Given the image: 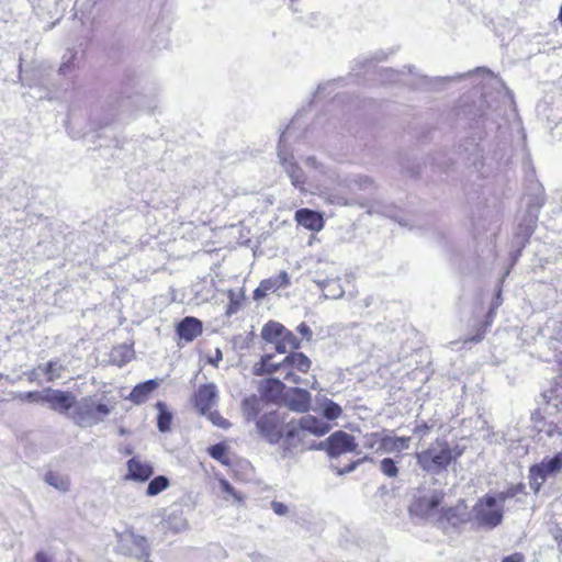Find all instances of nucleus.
I'll return each mask as SVG.
<instances>
[{"mask_svg": "<svg viewBox=\"0 0 562 562\" xmlns=\"http://www.w3.org/2000/svg\"><path fill=\"white\" fill-rule=\"evenodd\" d=\"M285 425L283 416L278 412L266 414L257 422L258 430L270 443L281 440Z\"/></svg>", "mask_w": 562, "mask_h": 562, "instance_id": "obj_7", "label": "nucleus"}, {"mask_svg": "<svg viewBox=\"0 0 562 562\" xmlns=\"http://www.w3.org/2000/svg\"><path fill=\"white\" fill-rule=\"evenodd\" d=\"M259 411L260 402L256 396L248 397L243 401V412L247 420L255 419Z\"/></svg>", "mask_w": 562, "mask_h": 562, "instance_id": "obj_30", "label": "nucleus"}, {"mask_svg": "<svg viewBox=\"0 0 562 562\" xmlns=\"http://www.w3.org/2000/svg\"><path fill=\"white\" fill-rule=\"evenodd\" d=\"M417 464L426 472L438 474L451 463L452 450L445 441H436L428 449L416 453Z\"/></svg>", "mask_w": 562, "mask_h": 562, "instance_id": "obj_2", "label": "nucleus"}, {"mask_svg": "<svg viewBox=\"0 0 562 562\" xmlns=\"http://www.w3.org/2000/svg\"><path fill=\"white\" fill-rule=\"evenodd\" d=\"M35 562H52V561L45 552L40 551L35 554Z\"/></svg>", "mask_w": 562, "mask_h": 562, "instance_id": "obj_50", "label": "nucleus"}, {"mask_svg": "<svg viewBox=\"0 0 562 562\" xmlns=\"http://www.w3.org/2000/svg\"><path fill=\"white\" fill-rule=\"evenodd\" d=\"M330 269V276L334 278H322L321 274V267L315 270V277L314 281L317 283V285L322 289L324 295L326 299H340L345 291L340 285L339 279L335 276V269L333 267H329Z\"/></svg>", "mask_w": 562, "mask_h": 562, "instance_id": "obj_12", "label": "nucleus"}, {"mask_svg": "<svg viewBox=\"0 0 562 562\" xmlns=\"http://www.w3.org/2000/svg\"><path fill=\"white\" fill-rule=\"evenodd\" d=\"M282 376H283V380L289 383H292V384L302 383V379L292 369L283 370Z\"/></svg>", "mask_w": 562, "mask_h": 562, "instance_id": "obj_39", "label": "nucleus"}, {"mask_svg": "<svg viewBox=\"0 0 562 562\" xmlns=\"http://www.w3.org/2000/svg\"><path fill=\"white\" fill-rule=\"evenodd\" d=\"M533 223H535V220H533V218H530L529 224H528V225H526V226L521 229V232H522L524 236H529V235L532 233V231H533Z\"/></svg>", "mask_w": 562, "mask_h": 562, "instance_id": "obj_51", "label": "nucleus"}, {"mask_svg": "<svg viewBox=\"0 0 562 562\" xmlns=\"http://www.w3.org/2000/svg\"><path fill=\"white\" fill-rule=\"evenodd\" d=\"M342 409L337 403L330 400H325V402L323 403V415L328 420L337 419L338 417H340Z\"/></svg>", "mask_w": 562, "mask_h": 562, "instance_id": "obj_32", "label": "nucleus"}, {"mask_svg": "<svg viewBox=\"0 0 562 562\" xmlns=\"http://www.w3.org/2000/svg\"><path fill=\"white\" fill-rule=\"evenodd\" d=\"M195 406L204 415L217 403V389L215 384L201 385L194 394Z\"/></svg>", "mask_w": 562, "mask_h": 562, "instance_id": "obj_14", "label": "nucleus"}, {"mask_svg": "<svg viewBox=\"0 0 562 562\" xmlns=\"http://www.w3.org/2000/svg\"><path fill=\"white\" fill-rule=\"evenodd\" d=\"M280 289L278 280L274 279V277L262 280L259 284V286L254 292V297L256 300L262 299L266 296L269 292H274L276 290Z\"/></svg>", "mask_w": 562, "mask_h": 562, "instance_id": "obj_29", "label": "nucleus"}, {"mask_svg": "<svg viewBox=\"0 0 562 562\" xmlns=\"http://www.w3.org/2000/svg\"><path fill=\"white\" fill-rule=\"evenodd\" d=\"M155 380H148L144 383L136 385L130 394V400L136 404L145 402L148 395L157 387Z\"/></svg>", "mask_w": 562, "mask_h": 562, "instance_id": "obj_25", "label": "nucleus"}, {"mask_svg": "<svg viewBox=\"0 0 562 562\" xmlns=\"http://www.w3.org/2000/svg\"><path fill=\"white\" fill-rule=\"evenodd\" d=\"M519 494H525V485L522 483L512 485L507 490L502 491L495 495L498 503L504 507V503L509 499L518 496Z\"/></svg>", "mask_w": 562, "mask_h": 562, "instance_id": "obj_31", "label": "nucleus"}, {"mask_svg": "<svg viewBox=\"0 0 562 562\" xmlns=\"http://www.w3.org/2000/svg\"><path fill=\"white\" fill-rule=\"evenodd\" d=\"M22 401L43 403L44 402V390L42 392H26L20 394Z\"/></svg>", "mask_w": 562, "mask_h": 562, "instance_id": "obj_38", "label": "nucleus"}, {"mask_svg": "<svg viewBox=\"0 0 562 562\" xmlns=\"http://www.w3.org/2000/svg\"><path fill=\"white\" fill-rule=\"evenodd\" d=\"M442 499H443V492L435 491L427 496L416 499L411 505L409 510L412 514L419 516L422 518H425L427 520H430L436 524L437 518L440 514L438 506L441 504Z\"/></svg>", "mask_w": 562, "mask_h": 562, "instance_id": "obj_6", "label": "nucleus"}, {"mask_svg": "<svg viewBox=\"0 0 562 562\" xmlns=\"http://www.w3.org/2000/svg\"><path fill=\"white\" fill-rule=\"evenodd\" d=\"M504 508L494 495L479 498L472 508V520L484 528H495L503 520Z\"/></svg>", "mask_w": 562, "mask_h": 562, "instance_id": "obj_3", "label": "nucleus"}, {"mask_svg": "<svg viewBox=\"0 0 562 562\" xmlns=\"http://www.w3.org/2000/svg\"><path fill=\"white\" fill-rule=\"evenodd\" d=\"M409 443L411 437H395L384 431V435L380 438L378 451H383L385 453L401 452L403 450H407L409 448Z\"/></svg>", "mask_w": 562, "mask_h": 562, "instance_id": "obj_17", "label": "nucleus"}, {"mask_svg": "<svg viewBox=\"0 0 562 562\" xmlns=\"http://www.w3.org/2000/svg\"><path fill=\"white\" fill-rule=\"evenodd\" d=\"M429 429H430V427L427 424H422V425L416 426L414 428L413 432L415 435L420 436V438H423L428 432Z\"/></svg>", "mask_w": 562, "mask_h": 562, "instance_id": "obj_45", "label": "nucleus"}, {"mask_svg": "<svg viewBox=\"0 0 562 562\" xmlns=\"http://www.w3.org/2000/svg\"><path fill=\"white\" fill-rule=\"evenodd\" d=\"M525 558L521 553H514L503 559L502 562H524Z\"/></svg>", "mask_w": 562, "mask_h": 562, "instance_id": "obj_46", "label": "nucleus"}, {"mask_svg": "<svg viewBox=\"0 0 562 562\" xmlns=\"http://www.w3.org/2000/svg\"><path fill=\"white\" fill-rule=\"evenodd\" d=\"M170 486V481L165 475L154 477L147 485L146 495L156 496Z\"/></svg>", "mask_w": 562, "mask_h": 562, "instance_id": "obj_27", "label": "nucleus"}, {"mask_svg": "<svg viewBox=\"0 0 562 562\" xmlns=\"http://www.w3.org/2000/svg\"><path fill=\"white\" fill-rule=\"evenodd\" d=\"M361 462H362V460H358V461L349 464L345 470L340 471L339 474L352 472L353 470H356L358 464H360Z\"/></svg>", "mask_w": 562, "mask_h": 562, "instance_id": "obj_52", "label": "nucleus"}, {"mask_svg": "<svg viewBox=\"0 0 562 562\" xmlns=\"http://www.w3.org/2000/svg\"><path fill=\"white\" fill-rule=\"evenodd\" d=\"M296 330L306 339V340H311L312 339V336H313V333L311 330V328L305 324V323H301Z\"/></svg>", "mask_w": 562, "mask_h": 562, "instance_id": "obj_41", "label": "nucleus"}, {"mask_svg": "<svg viewBox=\"0 0 562 562\" xmlns=\"http://www.w3.org/2000/svg\"><path fill=\"white\" fill-rule=\"evenodd\" d=\"M156 407L159 412L158 419H157L158 429L161 432H166L170 429L172 414L167 409L166 404L162 402H158L156 404Z\"/></svg>", "mask_w": 562, "mask_h": 562, "instance_id": "obj_28", "label": "nucleus"}, {"mask_svg": "<svg viewBox=\"0 0 562 562\" xmlns=\"http://www.w3.org/2000/svg\"><path fill=\"white\" fill-rule=\"evenodd\" d=\"M40 369L42 373L46 376L48 382H54L64 376L67 372L66 366L61 362L60 359H52L46 363L40 364Z\"/></svg>", "mask_w": 562, "mask_h": 562, "instance_id": "obj_22", "label": "nucleus"}, {"mask_svg": "<svg viewBox=\"0 0 562 562\" xmlns=\"http://www.w3.org/2000/svg\"><path fill=\"white\" fill-rule=\"evenodd\" d=\"M222 358H223L222 351L217 348V349L215 350V355H214V357H211V358L209 359V361H210V363H212V364H214V366H217L218 361H221V360H222Z\"/></svg>", "mask_w": 562, "mask_h": 562, "instance_id": "obj_48", "label": "nucleus"}, {"mask_svg": "<svg viewBox=\"0 0 562 562\" xmlns=\"http://www.w3.org/2000/svg\"><path fill=\"white\" fill-rule=\"evenodd\" d=\"M282 366L285 367L286 370L292 369L306 373L312 366V361L303 352L292 351L283 359Z\"/></svg>", "mask_w": 562, "mask_h": 562, "instance_id": "obj_21", "label": "nucleus"}, {"mask_svg": "<svg viewBox=\"0 0 562 562\" xmlns=\"http://www.w3.org/2000/svg\"><path fill=\"white\" fill-rule=\"evenodd\" d=\"M295 221L303 227L313 232H319L324 227V220L322 215L310 209L297 210L295 212Z\"/></svg>", "mask_w": 562, "mask_h": 562, "instance_id": "obj_16", "label": "nucleus"}, {"mask_svg": "<svg viewBox=\"0 0 562 562\" xmlns=\"http://www.w3.org/2000/svg\"><path fill=\"white\" fill-rule=\"evenodd\" d=\"M289 407L299 413H305L311 406V394L304 389L293 387L286 393Z\"/></svg>", "mask_w": 562, "mask_h": 562, "instance_id": "obj_15", "label": "nucleus"}, {"mask_svg": "<svg viewBox=\"0 0 562 562\" xmlns=\"http://www.w3.org/2000/svg\"><path fill=\"white\" fill-rule=\"evenodd\" d=\"M306 165L308 167H313V168H317L318 167V162L316 161V159L314 157H308L306 160H305Z\"/></svg>", "mask_w": 562, "mask_h": 562, "instance_id": "obj_54", "label": "nucleus"}, {"mask_svg": "<svg viewBox=\"0 0 562 562\" xmlns=\"http://www.w3.org/2000/svg\"><path fill=\"white\" fill-rule=\"evenodd\" d=\"M271 508L272 510L274 512V514L279 515V516H284L288 514L289 509H288V506L284 505L283 503L281 502H272L271 503Z\"/></svg>", "mask_w": 562, "mask_h": 562, "instance_id": "obj_40", "label": "nucleus"}, {"mask_svg": "<svg viewBox=\"0 0 562 562\" xmlns=\"http://www.w3.org/2000/svg\"><path fill=\"white\" fill-rule=\"evenodd\" d=\"M210 418L212 423L216 426L226 428L229 425L228 422L224 419L222 416H220L217 413H211Z\"/></svg>", "mask_w": 562, "mask_h": 562, "instance_id": "obj_42", "label": "nucleus"}, {"mask_svg": "<svg viewBox=\"0 0 562 562\" xmlns=\"http://www.w3.org/2000/svg\"><path fill=\"white\" fill-rule=\"evenodd\" d=\"M469 520H472V510L469 512L465 503L460 501L452 507L441 508L436 524L439 528L447 530Z\"/></svg>", "mask_w": 562, "mask_h": 562, "instance_id": "obj_9", "label": "nucleus"}, {"mask_svg": "<svg viewBox=\"0 0 562 562\" xmlns=\"http://www.w3.org/2000/svg\"><path fill=\"white\" fill-rule=\"evenodd\" d=\"M379 469L387 477H396L398 475V468L392 458L382 459Z\"/></svg>", "mask_w": 562, "mask_h": 562, "instance_id": "obj_33", "label": "nucleus"}, {"mask_svg": "<svg viewBox=\"0 0 562 562\" xmlns=\"http://www.w3.org/2000/svg\"><path fill=\"white\" fill-rule=\"evenodd\" d=\"M209 453L213 459H215L224 464H226L228 462L226 459V447L223 443H217V445L210 447Z\"/></svg>", "mask_w": 562, "mask_h": 562, "instance_id": "obj_34", "label": "nucleus"}, {"mask_svg": "<svg viewBox=\"0 0 562 562\" xmlns=\"http://www.w3.org/2000/svg\"><path fill=\"white\" fill-rule=\"evenodd\" d=\"M75 56H76V54L72 50H70L66 55H64V57H63L64 61H63V64L59 67V71L63 75H67L68 72L71 71V69H72V61L75 59Z\"/></svg>", "mask_w": 562, "mask_h": 562, "instance_id": "obj_36", "label": "nucleus"}, {"mask_svg": "<svg viewBox=\"0 0 562 562\" xmlns=\"http://www.w3.org/2000/svg\"><path fill=\"white\" fill-rule=\"evenodd\" d=\"M356 182L359 184L360 188H369L372 187L373 181L369 177H358Z\"/></svg>", "mask_w": 562, "mask_h": 562, "instance_id": "obj_47", "label": "nucleus"}, {"mask_svg": "<svg viewBox=\"0 0 562 562\" xmlns=\"http://www.w3.org/2000/svg\"><path fill=\"white\" fill-rule=\"evenodd\" d=\"M312 387H313V389H316V387H317V381H316L315 379H314V382H313V384H312Z\"/></svg>", "mask_w": 562, "mask_h": 562, "instance_id": "obj_58", "label": "nucleus"}, {"mask_svg": "<svg viewBox=\"0 0 562 562\" xmlns=\"http://www.w3.org/2000/svg\"><path fill=\"white\" fill-rule=\"evenodd\" d=\"M306 435H314L316 437L324 436L330 430V425L322 419L312 415H305L296 420Z\"/></svg>", "mask_w": 562, "mask_h": 562, "instance_id": "obj_19", "label": "nucleus"}, {"mask_svg": "<svg viewBox=\"0 0 562 562\" xmlns=\"http://www.w3.org/2000/svg\"><path fill=\"white\" fill-rule=\"evenodd\" d=\"M42 370L40 369V364L32 369L31 371L26 372L25 375H26V379L30 381V382H35L40 379V376L42 375Z\"/></svg>", "mask_w": 562, "mask_h": 562, "instance_id": "obj_43", "label": "nucleus"}, {"mask_svg": "<svg viewBox=\"0 0 562 562\" xmlns=\"http://www.w3.org/2000/svg\"><path fill=\"white\" fill-rule=\"evenodd\" d=\"M543 481L540 480L539 475H532L531 474V481H530V486L532 488H535V491H538L539 490V486L541 485Z\"/></svg>", "mask_w": 562, "mask_h": 562, "instance_id": "obj_49", "label": "nucleus"}, {"mask_svg": "<svg viewBox=\"0 0 562 562\" xmlns=\"http://www.w3.org/2000/svg\"><path fill=\"white\" fill-rule=\"evenodd\" d=\"M265 341L274 345L279 353H286L300 348V340L281 323L270 321L261 329Z\"/></svg>", "mask_w": 562, "mask_h": 562, "instance_id": "obj_4", "label": "nucleus"}, {"mask_svg": "<svg viewBox=\"0 0 562 562\" xmlns=\"http://www.w3.org/2000/svg\"><path fill=\"white\" fill-rule=\"evenodd\" d=\"M282 364L283 360L281 362H274L273 357L271 355H266L261 357L260 362L254 367V370L256 374H272L276 372H280V374L282 375L283 370H286L285 367H283Z\"/></svg>", "mask_w": 562, "mask_h": 562, "instance_id": "obj_23", "label": "nucleus"}, {"mask_svg": "<svg viewBox=\"0 0 562 562\" xmlns=\"http://www.w3.org/2000/svg\"><path fill=\"white\" fill-rule=\"evenodd\" d=\"M554 539L559 542V546L562 547V530L555 533Z\"/></svg>", "mask_w": 562, "mask_h": 562, "instance_id": "obj_55", "label": "nucleus"}, {"mask_svg": "<svg viewBox=\"0 0 562 562\" xmlns=\"http://www.w3.org/2000/svg\"><path fill=\"white\" fill-rule=\"evenodd\" d=\"M112 409L97 396H83L75 401L71 419L81 428H90L102 423Z\"/></svg>", "mask_w": 562, "mask_h": 562, "instance_id": "obj_1", "label": "nucleus"}, {"mask_svg": "<svg viewBox=\"0 0 562 562\" xmlns=\"http://www.w3.org/2000/svg\"><path fill=\"white\" fill-rule=\"evenodd\" d=\"M127 473L125 480L146 482L154 473L153 465L139 457H133L126 463Z\"/></svg>", "mask_w": 562, "mask_h": 562, "instance_id": "obj_13", "label": "nucleus"}, {"mask_svg": "<svg viewBox=\"0 0 562 562\" xmlns=\"http://www.w3.org/2000/svg\"><path fill=\"white\" fill-rule=\"evenodd\" d=\"M274 279L278 280L280 288H285L290 284L289 274L285 271H282L279 276H276Z\"/></svg>", "mask_w": 562, "mask_h": 562, "instance_id": "obj_44", "label": "nucleus"}, {"mask_svg": "<svg viewBox=\"0 0 562 562\" xmlns=\"http://www.w3.org/2000/svg\"><path fill=\"white\" fill-rule=\"evenodd\" d=\"M76 397L70 392L53 390L50 387L44 390V402L56 412L65 413L75 405Z\"/></svg>", "mask_w": 562, "mask_h": 562, "instance_id": "obj_11", "label": "nucleus"}, {"mask_svg": "<svg viewBox=\"0 0 562 562\" xmlns=\"http://www.w3.org/2000/svg\"><path fill=\"white\" fill-rule=\"evenodd\" d=\"M356 448L357 443L355 438L342 430L331 434L326 441L321 442L317 447V449H325L331 458L352 452Z\"/></svg>", "mask_w": 562, "mask_h": 562, "instance_id": "obj_8", "label": "nucleus"}, {"mask_svg": "<svg viewBox=\"0 0 562 562\" xmlns=\"http://www.w3.org/2000/svg\"><path fill=\"white\" fill-rule=\"evenodd\" d=\"M44 481L60 493H67L70 490V479L67 475L49 471L45 474Z\"/></svg>", "mask_w": 562, "mask_h": 562, "instance_id": "obj_26", "label": "nucleus"}, {"mask_svg": "<svg viewBox=\"0 0 562 562\" xmlns=\"http://www.w3.org/2000/svg\"><path fill=\"white\" fill-rule=\"evenodd\" d=\"M384 435L383 432H372L364 436L363 446L368 449H373L375 445L380 446V438Z\"/></svg>", "mask_w": 562, "mask_h": 562, "instance_id": "obj_37", "label": "nucleus"}, {"mask_svg": "<svg viewBox=\"0 0 562 562\" xmlns=\"http://www.w3.org/2000/svg\"><path fill=\"white\" fill-rule=\"evenodd\" d=\"M177 333L181 339L190 342L202 334V323L195 317H184L179 323Z\"/></svg>", "mask_w": 562, "mask_h": 562, "instance_id": "obj_18", "label": "nucleus"}, {"mask_svg": "<svg viewBox=\"0 0 562 562\" xmlns=\"http://www.w3.org/2000/svg\"><path fill=\"white\" fill-rule=\"evenodd\" d=\"M220 486L222 492L231 495L235 502L241 503L243 496L234 490V487L226 481V480H220Z\"/></svg>", "mask_w": 562, "mask_h": 562, "instance_id": "obj_35", "label": "nucleus"}, {"mask_svg": "<svg viewBox=\"0 0 562 562\" xmlns=\"http://www.w3.org/2000/svg\"><path fill=\"white\" fill-rule=\"evenodd\" d=\"M476 71L490 72V70H488V69H485V68H476Z\"/></svg>", "mask_w": 562, "mask_h": 562, "instance_id": "obj_57", "label": "nucleus"}, {"mask_svg": "<svg viewBox=\"0 0 562 562\" xmlns=\"http://www.w3.org/2000/svg\"><path fill=\"white\" fill-rule=\"evenodd\" d=\"M284 434L282 435V448H283V457L292 456L297 451H303L307 449H312L311 446L306 441L307 435L301 428L296 420H291L286 423L284 428Z\"/></svg>", "mask_w": 562, "mask_h": 562, "instance_id": "obj_5", "label": "nucleus"}, {"mask_svg": "<svg viewBox=\"0 0 562 562\" xmlns=\"http://www.w3.org/2000/svg\"><path fill=\"white\" fill-rule=\"evenodd\" d=\"M562 468V454L559 453L549 460H543L540 464L535 465L530 469L532 475H539L541 481H544L546 476L553 474Z\"/></svg>", "mask_w": 562, "mask_h": 562, "instance_id": "obj_20", "label": "nucleus"}, {"mask_svg": "<svg viewBox=\"0 0 562 562\" xmlns=\"http://www.w3.org/2000/svg\"><path fill=\"white\" fill-rule=\"evenodd\" d=\"M285 137V133L281 136L280 144L283 143ZM278 157L280 165L282 166L284 172L288 175V177L291 179V183L300 189L301 191L304 190V184L306 182V177L302 168L294 161V158L292 155L285 153L282 148V146H279L278 150Z\"/></svg>", "mask_w": 562, "mask_h": 562, "instance_id": "obj_10", "label": "nucleus"}, {"mask_svg": "<svg viewBox=\"0 0 562 562\" xmlns=\"http://www.w3.org/2000/svg\"><path fill=\"white\" fill-rule=\"evenodd\" d=\"M330 203H337L341 205H347V200L340 196H335L334 199L328 198Z\"/></svg>", "mask_w": 562, "mask_h": 562, "instance_id": "obj_53", "label": "nucleus"}, {"mask_svg": "<svg viewBox=\"0 0 562 562\" xmlns=\"http://www.w3.org/2000/svg\"><path fill=\"white\" fill-rule=\"evenodd\" d=\"M470 340H471V341L479 342V341H481V340H482V336H481V335H476V336L472 337Z\"/></svg>", "mask_w": 562, "mask_h": 562, "instance_id": "obj_56", "label": "nucleus"}, {"mask_svg": "<svg viewBox=\"0 0 562 562\" xmlns=\"http://www.w3.org/2000/svg\"><path fill=\"white\" fill-rule=\"evenodd\" d=\"M284 384L279 379H267L260 384L261 394L269 401L278 398L282 394Z\"/></svg>", "mask_w": 562, "mask_h": 562, "instance_id": "obj_24", "label": "nucleus"}]
</instances>
